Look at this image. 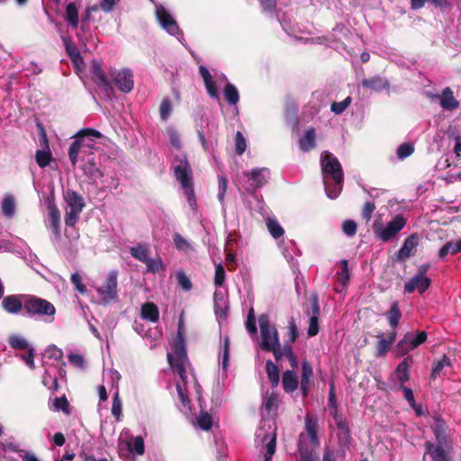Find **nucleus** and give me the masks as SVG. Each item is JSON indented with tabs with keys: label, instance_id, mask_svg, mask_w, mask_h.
<instances>
[{
	"label": "nucleus",
	"instance_id": "f257e3e1",
	"mask_svg": "<svg viewBox=\"0 0 461 461\" xmlns=\"http://www.w3.org/2000/svg\"><path fill=\"white\" fill-rule=\"evenodd\" d=\"M167 360L175 374L179 377L176 381L177 395L182 404L179 409L182 412L187 414L191 411L188 396L193 391L199 393L200 385L194 375L186 372L187 357L185 341L180 332H178V337L172 345V352L167 353Z\"/></svg>",
	"mask_w": 461,
	"mask_h": 461
},
{
	"label": "nucleus",
	"instance_id": "f03ea898",
	"mask_svg": "<svg viewBox=\"0 0 461 461\" xmlns=\"http://www.w3.org/2000/svg\"><path fill=\"white\" fill-rule=\"evenodd\" d=\"M321 166L326 194L336 199L341 193L344 181L341 164L332 153L324 151L321 156Z\"/></svg>",
	"mask_w": 461,
	"mask_h": 461
},
{
	"label": "nucleus",
	"instance_id": "7ed1b4c3",
	"mask_svg": "<svg viewBox=\"0 0 461 461\" xmlns=\"http://www.w3.org/2000/svg\"><path fill=\"white\" fill-rule=\"evenodd\" d=\"M318 418L316 415L307 413L304 418V428L299 435L298 452L301 461H316L317 448L320 441L317 436Z\"/></svg>",
	"mask_w": 461,
	"mask_h": 461
},
{
	"label": "nucleus",
	"instance_id": "20e7f679",
	"mask_svg": "<svg viewBox=\"0 0 461 461\" xmlns=\"http://www.w3.org/2000/svg\"><path fill=\"white\" fill-rule=\"evenodd\" d=\"M171 168L176 179L181 185L191 210L197 208L196 196L194 189V177L191 165L185 153L176 155L172 160Z\"/></svg>",
	"mask_w": 461,
	"mask_h": 461
},
{
	"label": "nucleus",
	"instance_id": "39448f33",
	"mask_svg": "<svg viewBox=\"0 0 461 461\" xmlns=\"http://www.w3.org/2000/svg\"><path fill=\"white\" fill-rule=\"evenodd\" d=\"M102 134L94 129H83L75 135L76 140L70 144L68 157L73 166L77 162L80 155L82 158L94 156V140L98 139Z\"/></svg>",
	"mask_w": 461,
	"mask_h": 461
},
{
	"label": "nucleus",
	"instance_id": "423d86ee",
	"mask_svg": "<svg viewBox=\"0 0 461 461\" xmlns=\"http://www.w3.org/2000/svg\"><path fill=\"white\" fill-rule=\"evenodd\" d=\"M24 304L28 316L40 318L46 322L54 321L56 309L50 302L33 295H24Z\"/></svg>",
	"mask_w": 461,
	"mask_h": 461
},
{
	"label": "nucleus",
	"instance_id": "0eeeda50",
	"mask_svg": "<svg viewBox=\"0 0 461 461\" xmlns=\"http://www.w3.org/2000/svg\"><path fill=\"white\" fill-rule=\"evenodd\" d=\"M256 442L261 443L260 452L264 456V461H271L276 452V427L269 420L263 421L256 431Z\"/></svg>",
	"mask_w": 461,
	"mask_h": 461
},
{
	"label": "nucleus",
	"instance_id": "6e6552de",
	"mask_svg": "<svg viewBox=\"0 0 461 461\" xmlns=\"http://www.w3.org/2000/svg\"><path fill=\"white\" fill-rule=\"evenodd\" d=\"M334 420L338 429V448L332 457L335 459H344L346 458L347 452L350 449L352 440L348 422L343 416L338 413L334 415Z\"/></svg>",
	"mask_w": 461,
	"mask_h": 461
},
{
	"label": "nucleus",
	"instance_id": "1a4fd4ad",
	"mask_svg": "<svg viewBox=\"0 0 461 461\" xmlns=\"http://www.w3.org/2000/svg\"><path fill=\"white\" fill-rule=\"evenodd\" d=\"M405 224V218L402 214H398L386 226H384L381 221H375L373 225V232L379 240L387 242L393 239Z\"/></svg>",
	"mask_w": 461,
	"mask_h": 461
},
{
	"label": "nucleus",
	"instance_id": "9d476101",
	"mask_svg": "<svg viewBox=\"0 0 461 461\" xmlns=\"http://www.w3.org/2000/svg\"><path fill=\"white\" fill-rule=\"evenodd\" d=\"M258 325L260 329V348L263 351H269L274 349V347L278 346L279 337L277 330L274 325L270 324L268 315L261 314L258 317Z\"/></svg>",
	"mask_w": 461,
	"mask_h": 461
},
{
	"label": "nucleus",
	"instance_id": "9b49d317",
	"mask_svg": "<svg viewBox=\"0 0 461 461\" xmlns=\"http://www.w3.org/2000/svg\"><path fill=\"white\" fill-rule=\"evenodd\" d=\"M64 199L67 203L65 213V223L67 226H74L77 221L85 203L80 194L72 190H68L64 194Z\"/></svg>",
	"mask_w": 461,
	"mask_h": 461
},
{
	"label": "nucleus",
	"instance_id": "f8f14e48",
	"mask_svg": "<svg viewBox=\"0 0 461 461\" xmlns=\"http://www.w3.org/2000/svg\"><path fill=\"white\" fill-rule=\"evenodd\" d=\"M118 271L111 270L101 285L96 287L99 303L106 305L118 299L117 289Z\"/></svg>",
	"mask_w": 461,
	"mask_h": 461
},
{
	"label": "nucleus",
	"instance_id": "ddd939ff",
	"mask_svg": "<svg viewBox=\"0 0 461 461\" xmlns=\"http://www.w3.org/2000/svg\"><path fill=\"white\" fill-rule=\"evenodd\" d=\"M155 14L160 26L170 35L176 36L178 41L183 38V32L180 31L176 21L170 12L162 5H155Z\"/></svg>",
	"mask_w": 461,
	"mask_h": 461
},
{
	"label": "nucleus",
	"instance_id": "4468645a",
	"mask_svg": "<svg viewBox=\"0 0 461 461\" xmlns=\"http://www.w3.org/2000/svg\"><path fill=\"white\" fill-rule=\"evenodd\" d=\"M248 183L245 189L249 194H254L257 189L263 187L270 177V171L267 167H255L251 171L243 172Z\"/></svg>",
	"mask_w": 461,
	"mask_h": 461
},
{
	"label": "nucleus",
	"instance_id": "2eb2a0df",
	"mask_svg": "<svg viewBox=\"0 0 461 461\" xmlns=\"http://www.w3.org/2000/svg\"><path fill=\"white\" fill-rule=\"evenodd\" d=\"M110 77L120 91L129 93L133 89V73L130 68H122L120 70L115 68L111 69Z\"/></svg>",
	"mask_w": 461,
	"mask_h": 461
},
{
	"label": "nucleus",
	"instance_id": "dca6fc26",
	"mask_svg": "<svg viewBox=\"0 0 461 461\" xmlns=\"http://www.w3.org/2000/svg\"><path fill=\"white\" fill-rule=\"evenodd\" d=\"M42 362L44 366H53L61 373L65 365L62 350L54 345L49 346L42 355Z\"/></svg>",
	"mask_w": 461,
	"mask_h": 461
},
{
	"label": "nucleus",
	"instance_id": "f3484780",
	"mask_svg": "<svg viewBox=\"0 0 461 461\" xmlns=\"http://www.w3.org/2000/svg\"><path fill=\"white\" fill-rule=\"evenodd\" d=\"M427 339V333L425 331H419L416 335L408 332L399 341L398 348L402 351H411L424 343Z\"/></svg>",
	"mask_w": 461,
	"mask_h": 461
},
{
	"label": "nucleus",
	"instance_id": "a211bd4d",
	"mask_svg": "<svg viewBox=\"0 0 461 461\" xmlns=\"http://www.w3.org/2000/svg\"><path fill=\"white\" fill-rule=\"evenodd\" d=\"M92 76L94 82L104 91L107 95L113 91L111 81L106 77L102 69L100 63L94 61L92 65Z\"/></svg>",
	"mask_w": 461,
	"mask_h": 461
},
{
	"label": "nucleus",
	"instance_id": "6ab92c4d",
	"mask_svg": "<svg viewBox=\"0 0 461 461\" xmlns=\"http://www.w3.org/2000/svg\"><path fill=\"white\" fill-rule=\"evenodd\" d=\"M431 285V279L428 276L415 275L404 285V292L411 294L417 290L420 294L425 293Z\"/></svg>",
	"mask_w": 461,
	"mask_h": 461
},
{
	"label": "nucleus",
	"instance_id": "aec40b11",
	"mask_svg": "<svg viewBox=\"0 0 461 461\" xmlns=\"http://www.w3.org/2000/svg\"><path fill=\"white\" fill-rule=\"evenodd\" d=\"M3 309L11 314H18L24 309L23 295H7L1 303Z\"/></svg>",
	"mask_w": 461,
	"mask_h": 461
},
{
	"label": "nucleus",
	"instance_id": "412c9836",
	"mask_svg": "<svg viewBox=\"0 0 461 461\" xmlns=\"http://www.w3.org/2000/svg\"><path fill=\"white\" fill-rule=\"evenodd\" d=\"M419 244V235L412 233L407 237L397 253V258L400 261H404L409 258L415 251Z\"/></svg>",
	"mask_w": 461,
	"mask_h": 461
},
{
	"label": "nucleus",
	"instance_id": "4be33fe9",
	"mask_svg": "<svg viewBox=\"0 0 461 461\" xmlns=\"http://www.w3.org/2000/svg\"><path fill=\"white\" fill-rule=\"evenodd\" d=\"M299 148L303 152H309L316 147L315 129L308 128L298 140Z\"/></svg>",
	"mask_w": 461,
	"mask_h": 461
},
{
	"label": "nucleus",
	"instance_id": "5701e85b",
	"mask_svg": "<svg viewBox=\"0 0 461 461\" xmlns=\"http://www.w3.org/2000/svg\"><path fill=\"white\" fill-rule=\"evenodd\" d=\"M312 375L313 372L311 364L307 360L303 361L300 390L303 397L308 395L310 382Z\"/></svg>",
	"mask_w": 461,
	"mask_h": 461
},
{
	"label": "nucleus",
	"instance_id": "b1692460",
	"mask_svg": "<svg viewBox=\"0 0 461 461\" xmlns=\"http://www.w3.org/2000/svg\"><path fill=\"white\" fill-rule=\"evenodd\" d=\"M84 159L86 163L83 166L84 174L93 182L97 181L103 177V172L95 166V156L86 157Z\"/></svg>",
	"mask_w": 461,
	"mask_h": 461
},
{
	"label": "nucleus",
	"instance_id": "393cba45",
	"mask_svg": "<svg viewBox=\"0 0 461 461\" xmlns=\"http://www.w3.org/2000/svg\"><path fill=\"white\" fill-rule=\"evenodd\" d=\"M199 72L204 81V85L209 95L213 99H219L220 95L210 71L204 66H200Z\"/></svg>",
	"mask_w": 461,
	"mask_h": 461
},
{
	"label": "nucleus",
	"instance_id": "a878e982",
	"mask_svg": "<svg viewBox=\"0 0 461 461\" xmlns=\"http://www.w3.org/2000/svg\"><path fill=\"white\" fill-rule=\"evenodd\" d=\"M229 360H230V339L228 336H225L221 339V348L219 352V365L221 366L222 371L227 373L229 367Z\"/></svg>",
	"mask_w": 461,
	"mask_h": 461
},
{
	"label": "nucleus",
	"instance_id": "bb28decb",
	"mask_svg": "<svg viewBox=\"0 0 461 461\" xmlns=\"http://www.w3.org/2000/svg\"><path fill=\"white\" fill-rule=\"evenodd\" d=\"M440 105L444 110L452 111L459 106L450 87H446L440 95Z\"/></svg>",
	"mask_w": 461,
	"mask_h": 461
},
{
	"label": "nucleus",
	"instance_id": "cd10ccee",
	"mask_svg": "<svg viewBox=\"0 0 461 461\" xmlns=\"http://www.w3.org/2000/svg\"><path fill=\"white\" fill-rule=\"evenodd\" d=\"M282 384L285 393H294L298 387V377L296 374L291 370L284 372Z\"/></svg>",
	"mask_w": 461,
	"mask_h": 461
},
{
	"label": "nucleus",
	"instance_id": "c85d7f7f",
	"mask_svg": "<svg viewBox=\"0 0 461 461\" xmlns=\"http://www.w3.org/2000/svg\"><path fill=\"white\" fill-rule=\"evenodd\" d=\"M129 251L133 258L144 263L149 255V246L147 243H138L131 247Z\"/></svg>",
	"mask_w": 461,
	"mask_h": 461
},
{
	"label": "nucleus",
	"instance_id": "c756f323",
	"mask_svg": "<svg viewBox=\"0 0 461 461\" xmlns=\"http://www.w3.org/2000/svg\"><path fill=\"white\" fill-rule=\"evenodd\" d=\"M362 85L366 88H369L375 91H381L383 89L388 88L389 83L388 81L382 77L375 76L371 78L364 79Z\"/></svg>",
	"mask_w": 461,
	"mask_h": 461
},
{
	"label": "nucleus",
	"instance_id": "7c9ffc66",
	"mask_svg": "<svg viewBox=\"0 0 461 461\" xmlns=\"http://www.w3.org/2000/svg\"><path fill=\"white\" fill-rule=\"evenodd\" d=\"M228 305L224 295L220 292L214 293V312L218 319H225Z\"/></svg>",
	"mask_w": 461,
	"mask_h": 461
},
{
	"label": "nucleus",
	"instance_id": "2f4dec72",
	"mask_svg": "<svg viewBox=\"0 0 461 461\" xmlns=\"http://www.w3.org/2000/svg\"><path fill=\"white\" fill-rule=\"evenodd\" d=\"M379 340L376 344V357H383L390 348V346L395 341L396 332L393 331L389 334L388 338H384L382 335L378 336Z\"/></svg>",
	"mask_w": 461,
	"mask_h": 461
},
{
	"label": "nucleus",
	"instance_id": "473e14b6",
	"mask_svg": "<svg viewBox=\"0 0 461 461\" xmlns=\"http://www.w3.org/2000/svg\"><path fill=\"white\" fill-rule=\"evenodd\" d=\"M158 309L153 303H146L141 306V317L144 320L151 322H157L158 321Z\"/></svg>",
	"mask_w": 461,
	"mask_h": 461
},
{
	"label": "nucleus",
	"instance_id": "72a5a7b5",
	"mask_svg": "<svg viewBox=\"0 0 461 461\" xmlns=\"http://www.w3.org/2000/svg\"><path fill=\"white\" fill-rule=\"evenodd\" d=\"M411 362V357H407L398 365L395 370L397 379L402 384L407 382L410 379L409 369Z\"/></svg>",
	"mask_w": 461,
	"mask_h": 461
},
{
	"label": "nucleus",
	"instance_id": "f704fd0d",
	"mask_svg": "<svg viewBox=\"0 0 461 461\" xmlns=\"http://www.w3.org/2000/svg\"><path fill=\"white\" fill-rule=\"evenodd\" d=\"M386 318L388 321L389 325L392 328H396L399 325L400 320L402 318V312L399 308L398 302H393L391 304L390 310L386 312Z\"/></svg>",
	"mask_w": 461,
	"mask_h": 461
},
{
	"label": "nucleus",
	"instance_id": "c9c22d12",
	"mask_svg": "<svg viewBox=\"0 0 461 461\" xmlns=\"http://www.w3.org/2000/svg\"><path fill=\"white\" fill-rule=\"evenodd\" d=\"M16 203L13 195H5L2 201V212L6 218H13L15 214Z\"/></svg>",
	"mask_w": 461,
	"mask_h": 461
},
{
	"label": "nucleus",
	"instance_id": "e433bc0d",
	"mask_svg": "<svg viewBox=\"0 0 461 461\" xmlns=\"http://www.w3.org/2000/svg\"><path fill=\"white\" fill-rule=\"evenodd\" d=\"M7 341L10 347L14 350H25L31 347L27 339L20 334H11Z\"/></svg>",
	"mask_w": 461,
	"mask_h": 461
},
{
	"label": "nucleus",
	"instance_id": "4c0bfd02",
	"mask_svg": "<svg viewBox=\"0 0 461 461\" xmlns=\"http://www.w3.org/2000/svg\"><path fill=\"white\" fill-rule=\"evenodd\" d=\"M62 41L64 43V46L66 48V51L68 54V56L71 58V59L75 63H78V61H82V58L80 56L79 50L76 44L71 41V39L67 37H62Z\"/></svg>",
	"mask_w": 461,
	"mask_h": 461
},
{
	"label": "nucleus",
	"instance_id": "58836bf2",
	"mask_svg": "<svg viewBox=\"0 0 461 461\" xmlns=\"http://www.w3.org/2000/svg\"><path fill=\"white\" fill-rule=\"evenodd\" d=\"M173 242L177 250L185 253L194 250L192 243L177 232L173 235Z\"/></svg>",
	"mask_w": 461,
	"mask_h": 461
},
{
	"label": "nucleus",
	"instance_id": "ea45409f",
	"mask_svg": "<svg viewBox=\"0 0 461 461\" xmlns=\"http://www.w3.org/2000/svg\"><path fill=\"white\" fill-rule=\"evenodd\" d=\"M266 224L271 236L275 239H278L284 235V229L279 224L276 218H267Z\"/></svg>",
	"mask_w": 461,
	"mask_h": 461
},
{
	"label": "nucleus",
	"instance_id": "a19ab883",
	"mask_svg": "<svg viewBox=\"0 0 461 461\" xmlns=\"http://www.w3.org/2000/svg\"><path fill=\"white\" fill-rule=\"evenodd\" d=\"M144 264L146 265V270L149 273L156 274L159 271L165 270V265H164L161 258H159V257H157L154 258L149 257L147 258V261L144 262Z\"/></svg>",
	"mask_w": 461,
	"mask_h": 461
},
{
	"label": "nucleus",
	"instance_id": "79ce46f5",
	"mask_svg": "<svg viewBox=\"0 0 461 461\" xmlns=\"http://www.w3.org/2000/svg\"><path fill=\"white\" fill-rule=\"evenodd\" d=\"M224 97L230 105H236L240 100V94L236 86L228 83L223 91Z\"/></svg>",
	"mask_w": 461,
	"mask_h": 461
},
{
	"label": "nucleus",
	"instance_id": "37998d69",
	"mask_svg": "<svg viewBox=\"0 0 461 461\" xmlns=\"http://www.w3.org/2000/svg\"><path fill=\"white\" fill-rule=\"evenodd\" d=\"M129 451L131 454L142 455L145 450L144 440L140 436L131 438L128 443Z\"/></svg>",
	"mask_w": 461,
	"mask_h": 461
},
{
	"label": "nucleus",
	"instance_id": "c03bdc74",
	"mask_svg": "<svg viewBox=\"0 0 461 461\" xmlns=\"http://www.w3.org/2000/svg\"><path fill=\"white\" fill-rule=\"evenodd\" d=\"M66 20L72 27H77L78 13L74 3H69L66 7Z\"/></svg>",
	"mask_w": 461,
	"mask_h": 461
},
{
	"label": "nucleus",
	"instance_id": "a18cd8bd",
	"mask_svg": "<svg viewBox=\"0 0 461 461\" xmlns=\"http://www.w3.org/2000/svg\"><path fill=\"white\" fill-rule=\"evenodd\" d=\"M266 371L271 384L276 386L280 378L278 367L271 360H267L266 362Z\"/></svg>",
	"mask_w": 461,
	"mask_h": 461
},
{
	"label": "nucleus",
	"instance_id": "49530a36",
	"mask_svg": "<svg viewBox=\"0 0 461 461\" xmlns=\"http://www.w3.org/2000/svg\"><path fill=\"white\" fill-rule=\"evenodd\" d=\"M432 429L434 431L438 443L444 444L446 442V431L444 421L442 420L436 419L434 424L432 425Z\"/></svg>",
	"mask_w": 461,
	"mask_h": 461
},
{
	"label": "nucleus",
	"instance_id": "de8ad7c7",
	"mask_svg": "<svg viewBox=\"0 0 461 461\" xmlns=\"http://www.w3.org/2000/svg\"><path fill=\"white\" fill-rule=\"evenodd\" d=\"M339 265L341 267V272L338 273L339 278L338 281L342 285L343 288H346L349 282V270L347 259H341L339 261Z\"/></svg>",
	"mask_w": 461,
	"mask_h": 461
},
{
	"label": "nucleus",
	"instance_id": "09e8293b",
	"mask_svg": "<svg viewBox=\"0 0 461 461\" xmlns=\"http://www.w3.org/2000/svg\"><path fill=\"white\" fill-rule=\"evenodd\" d=\"M427 453L431 456L434 461H445V450L443 447V444H438V446L428 444Z\"/></svg>",
	"mask_w": 461,
	"mask_h": 461
},
{
	"label": "nucleus",
	"instance_id": "8fccbe9b",
	"mask_svg": "<svg viewBox=\"0 0 461 461\" xmlns=\"http://www.w3.org/2000/svg\"><path fill=\"white\" fill-rule=\"evenodd\" d=\"M36 162L41 167H45L49 165L51 159V152L49 148L46 149H40L35 154Z\"/></svg>",
	"mask_w": 461,
	"mask_h": 461
},
{
	"label": "nucleus",
	"instance_id": "3c124183",
	"mask_svg": "<svg viewBox=\"0 0 461 461\" xmlns=\"http://www.w3.org/2000/svg\"><path fill=\"white\" fill-rule=\"evenodd\" d=\"M173 111L172 103L168 97L162 100L159 105V117L162 121H167Z\"/></svg>",
	"mask_w": 461,
	"mask_h": 461
},
{
	"label": "nucleus",
	"instance_id": "603ef678",
	"mask_svg": "<svg viewBox=\"0 0 461 461\" xmlns=\"http://www.w3.org/2000/svg\"><path fill=\"white\" fill-rule=\"evenodd\" d=\"M451 366V360L448 357L443 356V357L436 362L432 367V371L430 374V377L432 379H435L438 375H439L440 372L443 370L444 367L450 366Z\"/></svg>",
	"mask_w": 461,
	"mask_h": 461
},
{
	"label": "nucleus",
	"instance_id": "864d4df0",
	"mask_svg": "<svg viewBox=\"0 0 461 461\" xmlns=\"http://www.w3.org/2000/svg\"><path fill=\"white\" fill-rule=\"evenodd\" d=\"M45 374L42 377V384L48 388H52L53 386H57V377L56 374L51 370L52 366H44Z\"/></svg>",
	"mask_w": 461,
	"mask_h": 461
},
{
	"label": "nucleus",
	"instance_id": "5fc2aeb1",
	"mask_svg": "<svg viewBox=\"0 0 461 461\" xmlns=\"http://www.w3.org/2000/svg\"><path fill=\"white\" fill-rule=\"evenodd\" d=\"M288 339L285 345L294 343L299 336L297 325L294 318H290L287 322Z\"/></svg>",
	"mask_w": 461,
	"mask_h": 461
},
{
	"label": "nucleus",
	"instance_id": "6e6d98bb",
	"mask_svg": "<svg viewBox=\"0 0 461 461\" xmlns=\"http://www.w3.org/2000/svg\"><path fill=\"white\" fill-rule=\"evenodd\" d=\"M197 425L203 430H209L212 428V416L207 412H201L196 418Z\"/></svg>",
	"mask_w": 461,
	"mask_h": 461
},
{
	"label": "nucleus",
	"instance_id": "4d7b16f0",
	"mask_svg": "<svg viewBox=\"0 0 461 461\" xmlns=\"http://www.w3.org/2000/svg\"><path fill=\"white\" fill-rule=\"evenodd\" d=\"M228 182L224 176H218V194L217 198L224 205V195L227 191Z\"/></svg>",
	"mask_w": 461,
	"mask_h": 461
},
{
	"label": "nucleus",
	"instance_id": "13d9d810",
	"mask_svg": "<svg viewBox=\"0 0 461 461\" xmlns=\"http://www.w3.org/2000/svg\"><path fill=\"white\" fill-rule=\"evenodd\" d=\"M351 104V97L348 96L341 102H334L331 104L330 110L335 114H341Z\"/></svg>",
	"mask_w": 461,
	"mask_h": 461
},
{
	"label": "nucleus",
	"instance_id": "bf43d9fd",
	"mask_svg": "<svg viewBox=\"0 0 461 461\" xmlns=\"http://www.w3.org/2000/svg\"><path fill=\"white\" fill-rule=\"evenodd\" d=\"M414 151L413 145L410 143H402L397 149V157L400 159H404L410 157Z\"/></svg>",
	"mask_w": 461,
	"mask_h": 461
},
{
	"label": "nucleus",
	"instance_id": "052dcab7",
	"mask_svg": "<svg viewBox=\"0 0 461 461\" xmlns=\"http://www.w3.org/2000/svg\"><path fill=\"white\" fill-rule=\"evenodd\" d=\"M26 353L22 354L20 357L23 360V362L28 366L31 369L35 368L34 364V357H35V350L32 347H29L25 349Z\"/></svg>",
	"mask_w": 461,
	"mask_h": 461
},
{
	"label": "nucleus",
	"instance_id": "680f3d73",
	"mask_svg": "<svg viewBox=\"0 0 461 461\" xmlns=\"http://www.w3.org/2000/svg\"><path fill=\"white\" fill-rule=\"evenodd\" d=\"M224 281H225V269H224L222 264L219 263L216 265V267H215L214 285L216 287H221L223 285Z\"/></svg>",
	"mask_w": 461,
	"mask_h": 461
},
{
	"label": "nucleus",
	"instance_id": "e2e57ef3",
	"mask_svg": "<svg viewBox=\"0 0 461 461\" xmlns=\"http://www.w3.org/2000/svg\"><path fill=\"white\" fill-rule=\"evenodd\" d=\"M122 401L119 397L118 391L113 394V405H112V413L116 418V420H119L122 415Z\"/></svg>",
	"mask_w": 461,
	"mask_h": 461
},
{
	"label": "nucleus",
	"instance_id": "0e129e2a",
	"mask_svg": "<svg viewBox=\"0 0 461 461\" xmlns=\"http://www.w3.org/2000/svg\"><path fill=\"white\" fill-rule=\"evenodd\" d=\"M247 148V141L240 131H237L235 135V149L238 155H242Z\"/></svg>",
	"mask_w": 461,
	"mask_h": 461
},
{
	"label": "nucleus",
	"instance_id": "69168bd1",
	"mask_svg": "<svg viewBox=\"0 0 461 461\" xmlns=\"http://www.w3.org/2000/svg\"><path fill=\"white\" fill-rule=\"evenodd\" d=\"M167 133L168 135L171 145L176 148L177 150L181 149V140L178 132L172 127L167 129Z\"/></svg>",
	"mask_w": 461,
	"mask_h": 461
},
{
	"label": "nucleus",
	"instance_id": "338daca9",
	"mask_svg": "<svg viewBox=\"0 0 461 461\" xmlns=\"http://www.w3.org/2000/svg\"><path fill=\"white\" fill-rule=\"evenodd\" d=\"M70 280L78 293L84 294L86 292V286L83 284L82 277L78 273L72 274Z\"/></svg>",
	"mask_w": 461,
	"mask_h": 461
},
{
	"label": "nucleus",
	"instance_id": "774afa93",
	"mask_svg": "<svg viewBox=\"0 0 461 461\" xmlns=\"http://www.w3.org/2000/svg\"><path fill=\"white\" fill-rule=\"evenodd\" d=\"M49 221H50V226L59 225L60 213H59V209L55 205L49 206Z\"/></svg>",
	"mask_w": 461,
	"mask_h": 461
}]
</instances>
